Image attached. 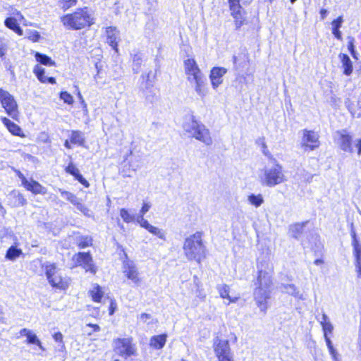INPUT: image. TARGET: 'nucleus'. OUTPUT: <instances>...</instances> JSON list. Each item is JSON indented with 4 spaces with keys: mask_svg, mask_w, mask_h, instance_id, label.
Here are the masks:
<instances>
[{
    "mask_svg": "<svg viewBox=\"0 0 361 361\" xmlns=\"http://www.w3.org/2000/svg\"><path fill=\"white\" fill-rule=\"evenodd\" d=\"M253 295L255 301L261 312L264 314L268 309L267 302L271 298V287L272 285L271 274L270 271L259 270L257 283Z\"/></svg>",
    "mask_w": 361,
    "mask_h": 361,
    "instance_id": "nucleus-1",
    "label": "nucleus"
},
{
    "mask_svg": "<svg viewBox=\"0 0 361 361\" xmlns=\"http://www.w3.org/2000/svg\"><path fill=\"white\" fill-rule=\"evenodd\" d=\"M202 236V232L197 231L185 239L183 249L185 257L189 261L194 260L200 264L206 257L207 249Z\"/></svg>",
    "mask_w": 361,
    "mask_h": 361,
    "instance_id": "nucleus-2",
    "label": "nucleus"
},
{
    "mask_svg": "<svg viewBox=\"0 0 361 361\" xmlns=\"http://www.w3.org/2000/svg\"><path fill=\"white\" fill-rule=\"evenodd\" d=\"M185 73L188 80L194 84L195 90L198 95L203 97L207 94V79L199 68L194 59H188L184 61Z\"/></svg>",
    "mask_w": 361,
    "mask_h": 361,
    "instance_id": "nucleus-3",
    "label": "nucleus"
},
{
    "mask_svg": "<svg viewBox=\"0 0 361 361\" xmlns=\"http://www.w3.org/2000/svg\"><path fill=\"white\" fill-rule=\"evenodd\" d=\"M61 20L65 27L75 30L90 27L94 23V18L87 7L78 8L73 13L65 15Z\"/></svg>",
    "mask_w": 361,
    "mask_h": 361,
    "instance_id": "nucleus-4",
    "label": "nucleus"
},
{
    "mask_svg": "<svg viewBox=\"0 0 361 361\" xmlns=\"http://www.w3.org/2000/svg\"><path fill=\"white\" fill-rule=\"evenodd\" d=\"M183 129L190 133L196 140L209 146L212 144L210 132L205 126L195 120L194 116H191L189 121L184 123Z\"/></svg>",
    "mask_w": 361,
    "mask_h": 361,
    "instance_id": "nucleus-5",
    "label": "nucleus"
},
{
    "mask_svg": "<svg viewBox=\"0 0 361 361\" xmlns=\"http://www.w3.org/2000/svg\"><path fill=\"white\" fill-rule=\"evenodd\" d=\"M275 162L276 161H275ZM285 180L282 166L278 163H275L271 166L265 167L260 176L261 183L268 187H274Z\"/></svg>",
    "mask_w": 361,
    "mask_h": 361,
    "instance_id": "nucleus-6",
    "label": "nucleus"
},
{
    "mask_svg": "<svg viewBox=\"0 0 361 361\" xmlns=\"http://www.w3.org/2000/svg\"><path fill=\"white\" fill-rule=\"evenodd\" d=\"M114 346L115 353L125 359L136 355L137 348L130 338H116Z\"/></svg>",
    "mask_w": 361,
    "mask_h": 361,
    "instance_id": "nucleus-7",
    "label": "nucleus"
},
{
    "mask_svg": "<svg viewBox=\"0 0 361 361\" xmlns=\"http://www.w3.org/2000/svg\"><path fill=\"white\" fill-rule=\"evenodd\" d=\"M0 102L2 108H4L6 112L12 117L13 119H16L18 116V108L17 104L13 97L7 91H5L0 88Z\"/></svg>",
    "mask_w": 361,
    "mask_h": 361,
    "instance_id": "nucleus-8",
    "label": "nucleus"
},
{
    "mask_svg": "<svg viewBox=\"0 0 361 361\" xmlns=\"http://www.w3.org/2000/svg\"><path fill=\"white\" fill-rule=\"evenodd\" d=\"M46 276L51 286L64 289L67 286L66 282L63 280L59 270L54 264L46 266Z\"/></svg>",
    "mask_w": 361,
    "mask_h": 361,
    "instance_id": "nucleus-9",
    "label": "nucleus"
},
{
    "mask_svg": "<svg viewBox=\"0 0 361 361\" xmlns=\"http://www.w3.org/2000/svg\"><path fill=\"white\" fill-rule=\"evenodd\" d=\"M214 351L219 361H233L230 345L227 340L216 339Z\"/></svg>",
    "mask_w": 361,
    "mask_h": 361,
    "instance_id": "nucleus-10",
    "label": "nucleus"
},
{
    "mask_svg": "<svg viewBox=\"0 0 361 361\" xmlns=\"http://www.w3.org/2000/svg\"><path fill=\"white\" fill-rule=\"evenodd\" d=\"M73 260L75 262L76 266H80L86 271H90L95 274L97 268L93 264V259L90 252H80L73 256Z\"/></svg>",
    "mask_w": 361,
    "mask_h": 361,
    "instance_id": "nucleus-11",
    "label": "nucleus"
},
{
    "mask_svg": "<svg viewBox=\"0 0 361 361\" xmlns=\"http://www.w3.org/2000/svg\"><path fill=\"white\" fill-rule=\"evenodd\" d=\"M229 8L231 11V16L235 19L236 29L240 28L244 24L245 17L244 11L240 4L239 0H228Z\"/></svg>",
    "mask_w": 361,
    "mask_h": 361,
    "instance_id": "nucleus-12",
    "label": "nucleus"
},
{
    "mask_svg": "<svg viewBox=\"0 0 361 361\" xmlns=\"http://www.w3.org/2000/svg\"><path fill=\"white\" fill-rule=\"evenodd\" d=\"M318 139L319 136L314 131L304 130L302 145L305 150H314L319 147Z\"/></svg>",
    "mask_w": 361,
    "mask_h": 361,
    "instance_id": "nucleus-13",
    "label": "nucleus"
},
{
    "mask_svg": "<svg viewBox=\"0 0 361 361\" xmlns=\"http://www.w3.org/2000/svg\"><path fill=\"white\" fill-rule=\"evenodd\" d=\"M24 336L26 337L27 343L33 345L32 349L34 354L42 355L41 352L45 351V348L34 332L24 329Z\"/></svg>",
    "mask_w": 361,
    "mask_h": 361,
    "instance_id": "nucleus-14",
    "label": "nucleus"
},
{
    "mask_svg": "<svg viewBox=\"0 0 361 361\" xmlns=\"http://www.w3.org/2000/svg\"><path fill=\"white\" fill-rule=\"evenodd\" d=\"M123 272L128 279L134 283L139 285L140 280L138 276L137 269L133 262H126L123 264Z\"/></svg>",
    "mask_w": 361,
    "mask_h": 361,
    "instance_id": "nucleus-15",
    "label": "nucleus"
},
{
    "mask_svg": "<svg viewBox=\"0 0 361 361\" xmlns=\"http://www.w3.org/2000/svg\"><path fill=\"white\" fill-rule=\"evenodd\" d=\"M337 133L339 135L338 144L340 148L347 152H353L352 147V137L345 130L338 131Z\"/></svg>",
    "mask_w": 361,
    "mask_h": 361,
    "instance_id": "nucleus-16",
    "label": "nucleus"
},
{
    "mask_svg": "<svg viewBox=\"0 0 361 361\" xmlns=\"http://www.w3.org/2000/svg\"><path fill=\"white\" fill-rule=\"evenodd\" d=\"M345 105L351 115L354 117H361V94L356 101H351L349 98L345 101Z\"/></svg>",
    "mask_w": 361,
    "mask_h": 361,
    "instance_id": "nucleus-17",
    "label": "nucleus"
},
{
    "mask_svg": "<svg viewBox=\"0 0 361 361\" xmlns=\"http://www.w3.org/2000/svg\"><path fill=\"white\" fill-rule=\"evenodd\" d=\"M227 70L222 67H214L212 69L210 73V80L212 87L216 89L220 84L222 83V77L226 73Z\"/></svg>",
    "mask_w": 361,
    "mask_h": 361,
    "instance_id": "nucleus-18",
    "label": "nucleus"
},
{
    "mask_svg": "<svg viewBox=\"0 0 361 361\" xmlns=\"http://www.w3.org/2000/svg\"><path fill=\"white\" fill-rule=\"evenodd\" d=\"M24 188L32 192L33 194L44 195L47 193V189L41 185L38 182L33 180H27L25 177Z\"/></svg>",
    "mask_w": 361,
    "mask_h": 361,
    "instance_id": "nucleus-19",
    "label": "nucleus"
},
{
    "mask_svg": "<svg viewBox=\"0 0 361 361\" xmlns=\"http://www.w3.org/2000/svg\"><path fill=\"white\" fill-rule=\"evenodd\" d=\"M308 224L306 221L302 223H297L289 226V233L290 236L296 240H300L304 233L305 227Z\"/></svg>",
    "mask_w": 361,
    "mask_h": 361,
    "instance_id": "nucleus-20",
    "label": "nucleus"
},
{
    "mask_svg": "<svg viewBox=\"0 0 361 361\" xmlns=\"http://www.w3.org/2000/svg\"><path fill=\"white\" fill-rule=\"evenodd\" d=\"M33 71H34L35 75L37 76V78H38V80L41 82H44V83L48 82V83H51V84L56 83V79L54 78L47 77L44 75V73H45L44 68H42L40 66L36 65L34 68Z\"/></svg>",
    "mask_w": 361,
    "mask_h": 361,
    "instance_id": "nucleus-21",
    "label": "nucleus"
},
{
    "mask_svg": "<svg viewBox=\"0 0 361 361\" xmlns=\"http://www.w3.org/2000/svg\"><path fill=\"white\" fill-rule=\"evenodd\" d=\"M339 58L343 68V74L348 76L350 75L353 72V63L350 57L345 54H340Z\"/></svg>",
    "mask_w": 361,
    "mask_h": 361,
    "instance_id": "nucleus-22",
    "label": "nucleus"
},
{
    "mask_svg": "<svg viewBox=\"0 0 361 361\" xmlns=\"http://www.w3.org/2000/svg\"><path fill=\"white\" fill-rule=\"evenodd\" d=\"M281 288L283 292H285L296 298L304 300L302 294L300 293L296 286L294 284H281Z\"/></svg>",
    "mask_w": 361,
    "mask_h": 361,
    "instance_id": "nucleus-23",
    "label": "nucleus"
},
{
    "mask_svg": "<svg viewBox=\"0 0 361 361\" xmlns=\"http://www.w3.org/2000/svg\"><path fill=\"white\" fill-rule=\"evenodd\" d=\"M166 341V335L161 334L152 336L150 339V345L155 349H161Z\"/></svg>",
    "mask_w": 361,
    "mask_h": 361,
    "instance_id": "nucleus-24",
    "label": "nucleus"
},
{
    "mask_svg": "<svg viewBox=\"0 0 361 361\" xmlns=\"http://www.w3.org/2000/svg\"><path fill=\"white\" fill-rule=\"evenodd\" d=\"M1 121L13 135L23 137V135L21 134V129L18 125L15 124L6 117H2Z\"/></svg>",
    "mask_w": 361,
    "mask_h": 361,
    "instance_id": "nucleus-25",
    "label": "nucleus"
},
{
    "mask_svg": "<svg viewBox=\"0 0 361 361\" xmlns=\"http://www.w3.org/2000/svg\"><path fill=\"white\" fill-rule=\"evenodd\" d=\"M116 31V27H109L106 28L107 42L114 49H116L118 46L117 35Z\"/></svg>",
    "mask_w": 361,
    "mask_h": 361,
    "instance_id": "nucleus-26",
    "label": "nucleus"
},
{
    "mask_svg": "<svg viewBox=\"0 0 361 361\" xmlns=\"http://www.w3.org/2000/svg\"><path fill=\"white\" fill-rule=\"evenodd\" d=\"M5 25L14 31L16 33H17L19 35H21L23 33V31L18 23V20L14 17H8L4 21Z\"/></svg>",
    "mask_w": 361,
    "mask_h": 361,
    "instance_id": "nucleus-27",
    "label": "nucleus"
},
{
    "mask_svg": "<svg viewBox=\"0 0 361 361\" xmlns=\"http://www.w3.org/2000/svg\"><path fill=\"white\" fill-rule=\"evenodd\" d=\"M71 143L83 146L85 142L84 134L79 130H73L70 136Z\"/></svg>",
    "mask_w": 361,
    "mask_h": 361,
    "instance_id": "nucleus-28",
    "label": "nucleus"
},
{
    "mask_svg": "<svg viewBox=\"0 0 361 361\" xmlns=\"http://www.w3.org/2000/svg\"><path fill=\"white\" fill-rule=\"evenodd\" d=\"M319 322L324 331V336L325 335H328L329 333H332L334 330V326L330 322L328 316L325 313L322 314V319L319 320Z\"/></svg>",
    "mask_w": 361,
    "mask_h": 361,
    "instance_id": "nucleus-29",
    "label": "nucleus"
},
{
    "mask_svg": "<svg viewBox=\"0 0 361 361\" xmlns=\"http://www.w3.org/2000/svg\"><path fill=\"white\" fill-rule=\"evenodd\" d=\"M35 56L37 61L41 64L49 66H55V62L49 56L45 54L36 52Z\"/></svg>",
    "mask_w": 361,
    "mask_h": 361,
    "instance_id": "nucleus-30",
    "label": "nucleus"
},
{
    "mask_svg": "<svg viewBox=\"0 0 361 361\" xmlns=\"http://www.w3.org/2000/svg\"><path fill=\"white\" fill-rule=\"evenodd\" d=\"M352 245L353 247V255L355 259L361 258V244L358 242L356 234L354 231L352 232Z\"/></svg>",
    "mask_w": 361,
    "mask_h": 361,
    "instance_id": "nucleus-31",
    "label": "nucleus"
},
{
    "mask_svg": "<svg viewBox=\"0 0 361 361\" xmlns=\"http://www.w3.org/2000/svg\"><path fill=\"white\" fill-rule=\"evenodd\" d=\"M149 77V73L146 75H142L141 78L143 80L140 85V90L142 92L153 90V82L150 80Z\"/></svg>",
    "mask_w": 361,
    "mask_h": 361,
    "instance_id": "nucleus-32",
    "label": "nucleus"
},
{
    "mask_svg": "<svg viewBox=\"0 0 361 361\" xmlns=\"http://www.w3.org/2000/svg\"><path fill=\"white\" fill-rule=\"evenodd\" d=\"M22 254L20 249L17 248L15 246H11L8 248L6 254V258L9 260H15Z\"/></svg>",
    "mask_w": 361,
    "mask_h": 361,
    "instance_id": "nucleus-33",
    "label": "nucleus"
},
{
    "mask_svg": "<svg viewBox=\"0 0 361 361\" xmlns=\"http://www.w3.org/2000/svg\"><path fill=\"white\" fill-rule=\"evenodd\" d=\"M77 245L81 248H85L92 245V239L90 236H80L77 238Z\"/></svg>",
    "mask_w": 361,
    "mask_h": 361,
    "instance_id": "nucleus-34",
    "label": "nucleus"
},
{
    "mask_svg": "<svg viewBox=\"0 0 361 361\" xmlns=\"http://www.w3.org/2000/svg\"><path fill=\"white\" fill-rule=\"evenodd\" d=\"M59 192L62 197L66 198L68 201L72 203L75 207L80 202V200L73 193L59 189Z\"/></svg>",
    "mask_w": 361,
    "mask_h": 361,
    "instance_id": "nucleus-35",
    "label": "nucleus"
},
{
    "mask_svg": "<svg viewBox=\"0 0 361 361\" xmlns=\"http://www.w3.org/2000/svg\"><path fill=\"white\" fill-rule=\"evenodd\" d=\"M217 290L219 293L220 296L222 298H227L229 300V302H234L235 300H232L229 295V286L226 284H221L217 286Z\"/></svg>",
    "mask_w": 361,
    "mask_h": 361,
    "instance_id": "nucleus-36",
    "label": "nucleus"
},
{
    "mask_svg": "<svg viewBox=\"0 0 361 361\" xmlns=\"http://www.w3.org/2000/svg\"><path fill=\"white\" fill-rule=\"evenodd\" d=\"M90 294L92 298V300L94 302H100L102 296L103 292L102 290V288L99 286H94L92 290H90Z\"/></svg>",
    "mask_w": 361,
    "mask_h": 361,
    "instance_id": "nucleus-37",
    "label": "nucleus"
},
{
    "mask_svg": "<svg viewBox=\"0 0 361 361\" xmlns=\"http://www.w3.org/2000/svg\"><path fill=\"white\" fill-rule=\"evenodd\" d=\"M24 35L32 42H37L40 38V35L39 32L37 30L32 29H26L24 31Z\"/></svg>",
    "mask_w": 361,
    "mask_h": 361,
    "instance_id": "nucleus-38",
    "label": "nucleus"
},
{
    "mask_svg": "<svg viewBox=\"0 0 361 361\" xmlns=\"http://www.w3.org/2000/svg\"><path fill=\"white\" fill-rule=\"evenodd\" d=\"M9 200L12 198H16L13 205L14 206H20L23 205V197L20 195L19 192L16 190L12 191L8 196Z\"/></svg>",
    "mask_w": 361,
    "mask_h": 361,
    "instance_id": "nucleus-39",
    "label": "nucleus"
},
{
    "mask_svg": "<svg viewBox=\"0 0 361 361\" xmlns=\"http://www.w3.org/2000/svg\"><path fill=\"white\" fill-rule=\"evenodd\" d=\"M249 202L256 207H259L264 202L263 197L261 195H255L252 194L248 197Z\"/></svg>",
    "mask_w": 361,
    "mask_h": 361,
    "instance_id": "nucleus-40",
    "label": "nucleus"
},
{
    "mask_svg": "<svg viewBox=\"0 0 361 361\" xmlns=\"http://www.w3.org/2000/svg\"><path fill=\"white\" fill-rule=\"evenodd\" d=\"M142 62L141 54H136L133 57V69L135 72L137 73Z\"/></svg>",
    "mask_w": 361,
    "mask_h": 361,
    "instance_id": "nucleus-41",
    "label": "nucleus"
},
{
    "mask_svg": "<svg viewBox=\"0 0 361 361\" xmlns=\"http://www.w3.org/2000/svg\"><path fill=\"white\" fill-rule=\"evenodd\" d=\"M120 216L126 223L133 222L135 219V216L131 215L127 209L123 208L120 210Z\"/></svg>",
    "mask_w": 361,
    "mask_h": 361,
    "instance_id": "nucleus-42",
    "label": "nucleus"
},
{
    "mask_svg": "<svg viewBox=\"0 0 361 361\" xmlns=\"http://www.w3.org/2000/svg\"><path fill=\"white\" fill-rule=\"evenodd\" d=\"M149 232L156 236H157L159 238L165 240H166V235L165 232L160 229L158 227L152 226L151 228H149Z\"/></svg>",
    "mask_w": 361,
    "mask_h": 361,
    "instance_id": "nucleus-43",
    "label": "nucleus"
},
{
    "mask_svg": "<svg viewBox=\"0 0 361 361\" xmlns=\"http://www.w3.org/2000/svg\"><path fill=\"white\" fill-rule=\"evenodd\" d=\"M142 94L147 102L149 103H154L158 99V97L154 92V90H149V91L143 92Z\"/></svg>",
    "mask_w": 361,
    "mask_h": 361,
    "instance_id": "nucleus-44",
    "label": "nucleus"
},
{
    "mask_svg": "<svg viewBox=\"0 0 361 361\" xmlns=\"http://www.w3.org/2000/svg\"><path fill=\"white\" fill-rule=\"evenodd\" d=\"M60 99L68 104H72L74 102L72 95L67 92H61L60 93Z\"/></svg>",
    "mask_w": 361,
    "mask_h": 361,
    "instance_id": "nucleus-45",
    "label": "nucleus"
},
{
    "mask_svg": "<svg viewBox=\"0 0 361 361\" xmlns=\"http://www.w3.org/2000/svg\"><path fill=\"white\" fill-rule=\"evenodd\" d=\"M66 171L73 176L75 178H76L80 174L78 169L76 168L73 164H68L66 169Z\"/></svg>",
    "mask_w": 361,
    "mask_h": 361,
    "instance_id": "nucleus-46",
    "label": "nucleus"
},
{
    "mask_svg": "<svg viewBox=\"0 0 361 361\" xmlns=\"http://www.w3.org/2000/svg\"><path fill=\"white\" fill-rule=\"evenodd\" d=\"M77 0H63L61 1V7L65 11L76 4Z\"/></svg>",
    "mask_w": 361,
    "mask_h": 361,
    "instance_id": "nucleus-47",
    "label": "nucleus"
},
{
    "mask_svg": "<svg viewBox=\"0 0 361 361\" xmlns=\"http://www.w3.org/2000/svg\"><path fill=\"white\" fill-rule=\"evenodd\" d=\"M343 18L339 16L336 19L334 20L331 23L332 29H340L343 23Z\"/></svg>",
    "mask_w": 361,
    "mask_h": 361,
    "instance_id": "nucleus-48",
    "label": "nucleus"
},
{
    "mask_svg": "<svg viewBox=\"0 0 361 361\" xmlns=\"http://www.w3.org/2000/svg\"><path fill=\"white\" fill-rule=\"evenodd\" d=\"M348 50L350 51L351 55L353 57H355V46H354V39L353 37L350 38V41L348 42Z\"/></svg>",
    "mask_w": 361,
    "mask_h": 361,
    "instance_id": "nucleus-49",
    "label": "nucleus"
},
{
    "mask_svg": "<svg viewBox=\"0 0 361 361\" xmlns=\"http://www.w3.org/2000/svg\"><path fill=\"white\" fill-rule=\"evenodd\" d=\"M76 208L82 212L85 215L89 216V209L87 208L83 204L80 202L77 204Z\"/></svg>",
    "mask_w": 361,
    "mask_h": 361,
    "instance_id": "nucleus-50",
    "label": "nucleus"
},
{
    "mask_svg": "<svg viewBox=\"0 0 361 361\" xmlns=\"http://www.w3.org/2000/svg\"><path fill=\"white\" fill-rule=\"evenodd\" d=\"M63 335L61 332L55 333L53 336L54 339L56 342H59L61 343V348H65L64 344L63 343Z\"/></svg>",
    "mask_w": 361,
    "mask_h": 361,
    "instance_id": "nucleus-51",
    "label": "nucleus"
},
{
    "mask_svg": "<svg viewBox=\"0 0 361 361\" xmlns=\"http://www.w3.org/2000/svg\"><path fill=\"white\" fill-rule=\"evenodd\" d=\"M355 268L357 274V277L361 278V258L355 259Z\"/></svg>",
    "mask_w": 361,
    "mask_h": 361,
    "instance_id": "nucleus-52",
    "label": "nucleus"
},
{
    "mask_svg": "<svg viewBox=\"0 0 361 361\" xmlns=\"http://www.w3.org/2000/svg\"><path fill=\"white\" fill-rule=\"evenodd\" d=\"M75 179L78 180V182H80L85 187H89L90 184L88 181L80 173L75 178Z\"/></svg>",
    "mask_w": 361,
    "mask_h": 361,
    "instance_id": "nucleus-53",
    "label": "nucleus"
},
{
    "mask_svg": "<svg viewBox=\"0 0 361 361\" xmlns=\"http://www.w3.org/2000/svg\"><path fill=\"white\" fill-rule=\"evenodd\" d=\"M151 208V204L149 202H144L143 205L140 211V213L142 214H145Z\"/></svg>",
    "mask_w": 361,
    "mask_h": 361,
    "instance_id": "nucleus-54",
    "label": "nucleus"
},
{
    "mask_svg": "<svg viewBox=\"0 0 361 361\" xmlns=\"http://www.w3.org/2000/svg\"><path fill=\"white\" fill-rule=\"evenodd\" d=\"M334 361H338V354L335 348H332V350H329Z\"/></svg>",
    "mask_w": 361,
    "mask_h": 361,
    "instance_id": "nucleus-55",
    "label": "nucleus"
},
{
    "mask_svg": "<svg viewBox=\"0 0 361 361\" xmlns=\"http://www.w3.org/2000/svg\"><path fill=\"white\" fill-rule=\"evenodd\" d=\"M332 33L339 40L342 39L341 32L339 29H332Z\"/></svg>",
    "mask_w": 361,
    "mask_h": 361,
    "instance_id": "nucleus-56",
    "label": "nucleus"
},
{
    "mask_svg": "<svg viewBox=\"0 0 361 361\" xmlns=\"http://www.w3.org/2000/svg\"><path fill=\"white\" fill-rule=\"evenodd\" d=\"M324 338H325V341H326V345L328 347V349L332 350V348H334L333 346L332 342H331V339L329 338V337L328 336V335H325Z\"/></svg>",
    "mask_w": 361,
    "mask_h": 361,
    "instance_id": "nucleus-57",
    "label": "nucleus"
},
{
    "mask_svg": "<svg viewBox=\"0 0 361 361\" xmlns=\"http://www.w3.org/2000/svg\"><path fill=\"white\" fill-rule=\"evenodd\" d=\"M140 225V226H142V228H145L148 231L149 230V228H151L152 226L146 219H145Z\"/></svg>",
    "mask_w": 361,
    "mask_h": 361,
    "instance_id": "nucleus-58",
    "label": "nucleus"
},
{
    "mask_svg": "<svg viewBox=\"0 0 361 361\" xmlns=\"http://www.w3.org/2000/svg\"><path fill=\"white\" fill-rule=\"evenodd\" d=\"M151 318V315L147 313H142L140 316V320H142L143 322H146L147 319H149Z\"/></svg>",
    "mask_w": 361,
    "mask_h": 361,
    "instance_id": "nucleus-59",
    "label": "nucleus"
},
{
    "mask_svg": "<svg viewBox=\"0 0 361 361\" xmlns=\"http://www.w3.org/2000/svg\"><path fill=\"white\" fill-rule=\"evenodd\" d=\"M319 13H320L322 20H324L326 17L328 11H327V10L322 8L320 10Z\"/></svg>",
    "mask_w": 361,
    "mask_h": 361,
    "instance_id": "nucleus-60",
    "label": "nucleus"
},
{
    "mask_svg": "<svg viewBox=\"0 0 361 361\" xmlns=\"http://www.w3.org/2000/svg\"><path fill=\"white\" fill-rule=\"evenodd\" d=\"M355 147L357 148V154H361V139L357 140Z\"/></svg>",
    "mask_w": 361,
    "mask_h": 361,
    "instance_id": "nucleus-61",
    "label": "nucleus"
},
{
    "mask_svg": "<svg viewBox=\"0 0 361 361\" xmlns=\"http://www.w3.org/2000/svg\"><path fill=\"white\" fill-rule=\"evenodd\" d=\"M144 214H139V215L136 217V219L135 220H136V221L140 224L144 220Z\"/></svg>",
    "mask_w": 361,
    "mask_h": 361,
    "instance_id": "nucleus-62",
    "label": "nucleus"
},
{
    "mask_svg": "<svg viewBox=\"0 0 361 361\" xmlns=\"http://www.w3.org/2000/svg\"><path fill=\"white\" fill-rule=\"evenodd\" d=\"M88 326H91L94 331H99L100 330V327L97 324H89Z\"/></svg>",
    "mask_w": 361,
    "mask_h": 361,
    "instance_id": "nucleus-63",
    "label": "nucleus"
},
{
    "mask_svg": "<svg viewBox=\"0 0 361 361\" xmlns=\"http://www.w3.org/2000/svg\"><path fill=\"white\" fill-rule=\"evenodd\" d=\"M114 303L113 302H111V306L109 308V314L112 315L114 313L115 311V307L114 306Z\"/></svg>",
    "mask_w": 361,
    "mask_h": 361,
    "instance_id": "nucleus-64",
    "label": "nucleus"
}]
</instances>
